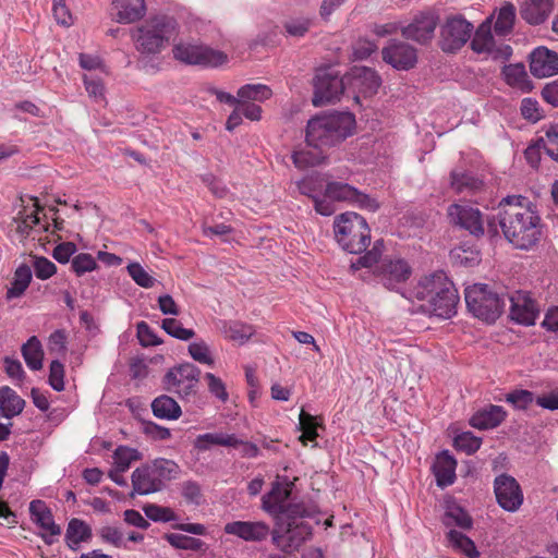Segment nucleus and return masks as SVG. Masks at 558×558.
<instances>
[{
  "label": "nucleus",
  "instance_id": "61",
  "mask_svg": "<svg viewBox=\"0 0 558 558\" xmlns=\"http://www.w3.org/2000/svg\"><path fill=\"white\" fill-rule=\"evenodd\" d=\"M312 26L310 19H295L284 23L283 27L290 36L303 37Z\"/></svg>",
  "mask_w": 558,
  "mask_h": 558
},
{
  "label": "nucleus",
  "instance_id": "27",
  "mask_svg": "<svg viewBox=\"0 0 558 558\" xmlns=\"http://www.w3.org/2000/svg\"><path fill=\"white\" fill-rule=\"evenodd\" d=\"M506 418V412L500 405H489L475 413L470 424L477 429H490L500 425Z\"/></svg>",
  "mask_w": 558,
  "mask_h": 558
},
{
  "label": "nucleus",
  "instance_id": "5",
  "mask_svg": "<svg viewBox=\"0 0 558 558\" xmlns=\"http://www.w3.org/2000/svg\"><path fill=\"white\" fill-rule=\"evenodd\" d=\"M464 298L469 311L475 317L494 323L506 306L507 295L489 290L487 284L475 283L465 289Z\"/></svg>",
  "mask_w": 558,
  "mask_h": 558
},
{
  "label": "nucleus",
  "instance_id": "30",
  "mask_svg": "<svg viewBox=\"0 0 558 558\" xmlns=\"http://www.w3.org/2000/svg\"><path fill=\"white\" fill-rule=\"evenodd\" d=\"M25 401L9 386L0 388V414L7 418L19 415Z\"/></svg>",
  "mask_w": 558,
  "mask_h": 558
},
{
  "label": "nucleus",
  "instance_id": "54",
  "mask_svg": "<svg viewBox=\"0 0 558 558\" xmlns=\"http://www.w3.org/2000/svg\"><path fill=\"white\" fill-rule=\"evenodd\" d=\"M506 401L514 409L525 410L533 403L534 393L525 389H517L506 395Z\"/></svg>",
  "mask_w": 558,
  "mask_h": 558
},
{
  "label": "nucleus",
  "instance_id": "13",
  "mask_svg": "<svg viewBox=\"0 0 558 558\" xmlns=\"http://www.w3.org/2000/svg\"><path fill=\"white\" fill-rule=\"evenodd\" d=\"M326 195L335 202H347L373 213L379 208V203L375 198L340 181L328 182L326 184Z\"/></svg>",
  "mask_w": 558,
  "mask_h": 558
},
{
  "label": "nucleus",
  "instance_id": "16",
  "mask_svg": "<svg viewBox=\"0 0 558 558\" xmlns=\"http://www.w3.org/2000/svg\"><path fill=\"white\" fill-rule=\"evenodd\" d=\"M383 60L398 71H409L417 63V51L408 43L392 39L381 50Z\"/></svg>",
  "mask_w": 558,
  "mask_h": 558
},
{
  "label": "nucleus",
  "instance_id": "39",
  "mask_svg": "<svg viewBox=\"0 0 558 558\" xmlns=\"http://www.w3.org/2000/svg\"><path fill=\"white\" fill-rule=\"evenodd\" d=\"M32 199L35 202V210L31 214H24V211H20L17 217L14 218V221L16 222V233L22 239L27 238L31 234L33 228L39 225L40 221L38 214L43 210V207L38 204L37 197H32Z\"/></svg>",
  "mask_w": 558,
  "mask_h": 558
},
{
  "label": "nucleus",
  "instance_id": "8",
  "mask_svg": "<svg viewBox=\"0 0 558 558\" xmlns=\"http://www.w3.org/2000/svg\"><path fill=\"white\" fill-rule=\"evenodd\" d=\"M172 52L175 60L191 65L219 66L228 61L225 52L205 45L180 43Z\"/></svg>",
  "mask_w": 558,
  "mask_h": 558
},
{
  "label": "nucleus",
  "instance_id": "10",
  "mask_svg": "<svg viewBox=\"0 0 558 558\" xmlns=\"http://www.w3.org/2000/svg\"><path fill=\"white\" fill-rule=\"evenodd\" d=\"M199 376L201 369L197 366L192 363H182L166 373L163 384L167 390H173L181 398H189L196 393Z\"/></svg>",
  "mask_w": 558,
  "mask_h": 558
},
{
  "label": "nucleus",
  "instance_id": "53",
  "mask_svg": "<svg viewBox=\"0 0 558 558\" xmlns=\"http://www.w3.org/2000/svg\"><path fill=\"white\" fill-rule=\"evenodd\" d=\"M130 277L142 288L154 287L156 279L151 277L138 263H130L126 267Z\"/></svg>",
  "mask_w": 558,
  "mask_h": 558
},
{
  "label": "nucleus",
  "instance_id": "3",
  "mask_svg": "<svg viewBox=\"0 0 558 558\" xmlns=\"http://www.w3.org/2000/svg\"><path fill=\"white\" fill-rule=\"evenodd\" d=\"M414 294L417 300L428 302L427 311L434 316L450 318L456 314L458 291L444 271L422 278Z\"/></svg>",
  "mask_w": 558,
  "mask_h": 558
},
{
  "label": "nucleus",
  "instance_id": "52",
  "mask_svg": "<svg viewBox=\"0 0 558 558\" xmlns=\"http://www.w3.org/2000/svg\"><path fill=\"white\" fill-rule=\"evenodd\" d=\"M180 492L187 504L201 505L203 493L201 485L196 481L189 480L180 483Z\"/></svg>",
  "mask_w": 558,
  "mask_h": 558
},
{
  "label": "nucleus",
  "instance_id": "51",
  "mask_svg": "<svg viewBox=\"0 0 558 558\" xmlns=\"http://www.w3.org/2000/svg\"><path fill=\"white\" fill-rule=\"evenodd\" d=\"M324 157L322 156V150L318 153H313L310 150H298L292 154V161L294 166L299 169H306L308 167H314L322 162Z\"/></svg>",
  "mask_w": 558,
  "mask_h": 558
},
{
  "label": "nucleus",
  "instance_id": "1",
  "mask_svg": "<svg viewBox=\"0 0 558 558\" xmlns=\"http://www.w3.org/2000/svg\"><path fill=\"white\" fill-rule=\"evenodd\" d=\"M487 231L492 236L498 234V226L509 243L519 250H530L542 236V219L535 208L522 195H509L499 203L498 219H486Z\"/></svg>",
  "mask_w": 558,
  "mask_h": 558
},
{
  "label": "nucleus",
  "instance_id": "43",
  "mask_svg": "<svg viewBox=\"0 0 558 558\" xmlns=\"http://www.w3.org/2000/svg\"><path fill=\"white\" fill-rule=\"evenodd\" d=\"M515 20V9L511 3L501 7L494 25L497 35L506 36L511 33Z\"/></svg>",
  "mask_w": 558,
  "mask_h": 558
},
{
  "label": "nucleus",
  "instance_id": "20",
  "mask_svg": "<svg viewBox=\"0 0 558 558\" xmlns=\"http://www.w3.org/2000/svg\"><path fill=\"white\" fill-rule=\"evenodd\" d=\"M510 303V318L517 324L533 326L538 315V307L535 301L526 293L518 292L515 295L506 298Z\"/></svg>",
  "mask_w": 558,
  "mask_h": 558
},
{
  "label": "nucleus",
  "instance_id": "7",
  "mask_svg": "<svg viewBox=\"0 0 558 558\" xmlns=\"http://www.w3.org/2000/svg\"><path fill=\"white\" fill-rule=\"evenodd\" d=\"M315 107L333 104L340 100L347 88L344 76H340L332 68L318 69L313 78Z\"/></svg>",
  "mask_w": 558,
  "mask_h": 558
},
{
  "label": "nucleus",
  "instance_id": "11",
  "mask_svg": "<svg viewBox=\"0 0 558 558\" xmlns=\"http://www.w3.org/2000/svg\"><path fill=\"white\" fill-rule=\"evenodd\" d=\"M447 217L451 226L463 229L475 238H482L485 233L484 219L476 207L454 203L448 206Z\"/></svg>",
  "mask_w": 558,
  "mask_h": 558
},
{
  "label": "nucleus",
  "instance_id": "19",
  "mask_svg": "<svg viewBox=\"0 0 558 558\" xmlns=\"http://www.w3.org/2000/svg\"><path fill=\"white\" fill-rule=\"evenodd\" d=\"M223 531L245 542L258 543L267 539L272 530L263 521H232L225 525Z\"/></svg>",
  "mask_w": 558,
  "mask_h": 558
},
{
  "label": "nucleus",
  "instance_id": "49",
  "mask_svg": "<svg viewBox=\"0 0 558 558\" xmlns=\"http://www.w3.org/2000/svg\"><path fill=\"white\" fill-rule=\"evenodd\" d=\"M482 444V439L474 436L471 432H464L457 435L453 439V446L457 450L463 451L466 454L476 452Z\"/></svg>",
  "mask_w": 558,
  "mask_h": 558
},
{
  "label": "nucleus",
  "instance_id": "46",
  "mask_svg": "<svg viewBox=\"0 0 558 558\" xmlns=\"http://www.w3.org/2000/svg\"><path fill=\"white\" fill-rule=\"evenodd\" d=\"M141 454L136 449L120 446L113 453L114 465L120 472H125L133 461L140 460Z\"/></svg>",
  "mask_w": 558,
  "mask_h": 558
},
{
  "label": "nucleus",
  "instance_id": "47",
  "mask_svg": "<svg viewBox=\"0 0 558 558\" xmlns=\"http://www.w3.org/2000/svg\"><path fill=\"white\" fill-rule=\"evenodd\" d=\"M161 328L171 337L187 341L195 336L193 329H187L175 318H165L161 323Z\"/></svg>",
  "mask_w": 558,
  "mask_h": 558
},
{
  "label": "nucleus",
  "instance_id": "63",
  "mask_svg": "<svg viewBox=\"0 0 558 558\" xmlns=\"http://www.w3.org/2000/svg\"><path fill=\"white\" fill-rule=\"evenodd\" d=\"M227 333L232 340L243 343L253 336L254 330L252 326L233 323L227 329Z\"/></svg>",
  "mask_w": 558,
  "mask_h": 558
},
{
  "label": "nucleus",
  "instance_id": "40",
  "mask_svg": "<svg viewBox=\"0 0 558 558\" xmlns=\"http://www.w3.org/2000/svg\"><path fill=\"white\" fill-rule=\"evenodd\" d=\"M507 84L523 90L530 89L529 75L522 63L506 65L502 70Z\"/></svg>",
  "mask_w": 558,
  "mask_h": 558
},
{
  "label": "nucleus",
  "instance_id": "64",
  "mask_svg": "<svg viewBox=\"0 0 558 558\" xmlns=\"http://www.w3.org/2000/svg\"><path fill=\"white\" fill-rule=\"evenodd\" d=\"M52 12L58 24L63 26H70L73 24L72 15L65 5L64 0H53Z\"/></svg>",
  "mask_w": 558,
  "mask_h": 558
},
{
  "label": "nucleus",
  "instance_id": "14",
  "mask_svg": "<svg viewBox=\"0 0 558 558\" xmlns=\"http://www.w3.org/2000/svg\"><path fill=\"white\" fill-rule=\"evenodd\" d=\"M494 492L498 505L508 512L517 511L523 504L521 486L511 475H498L494 481Z\"/></svg>",
  "mask_w": 558,
  "mask_h": 558
},
{
  "label": "nucleus",
  "instance_id": "60",
  "mask_svg": "<svg viewBox=\"0 0 558 558\" xmlns=\"http://www.w3.org/2000/svg\"><path fill=\"white\" fill-rule=\"evenodd\" d=\"M34 271L38 279L47 280L56 274L57 267L51 260L40 256L35 257Z\"/></svg>",
  "mask_w": 558,
  "mask_h": 558
},
{
  "label": "nucleus",
  "instance_id": "38",
  "mask_svg": "<svg viewBox=\"0 0 558 558\" xmlns=\"http://www.w3.org/2000/svg\"><path fill=\"white\" fill-rule=\"evenodd\" d=\"M22 355L31 369L38 371L43 367L44 351L36 336L31 337L22 345Z\"/></svg>",
  "mask_w": 558,
  "mask_h": 558
},
{
  "label": "nucleus",
  "instance_id": "33",
  "mask_svg": "<svg viewBox=\"0 0 558 558\" xmlns=\"http://www.w3.org/2000/svg\"><path fill=\"white\" fill-rule=\"evenodd\" d=\"M151 410L154 415L161 420H177L182 414L178 402L167 395L155 398L151 402Z\"/></svg>",
  "mask_w": 558,
  "mask_h": 558
},
{
  "label": "nucleus",
  "instance_id": "42",
  "mask_svg": "<svg viewBox=\"0 0 558 558\" xmlns=\"http://www.w3.org/2000/svg\"><path fill=\"white\" fill-rule=\"evenodd\" d=\"M271 95L270 87L265 84H246L238 90V97L244 102H248V100L263 102L269 99Z\"/></svg>",
  "mask_w": 558,
  "mask_h": 558
},
{
  "label": "nucleus",
  "instance_id": "45",
  "mask_svg": "<svg viewBox=\"0 0 558 558\" xmlns=\"http://www.w3.org/2000/svg\"><path fill=\"white\" fill-rule=\"evenodd\" d=\"M167 542L178 549L185 550H201L204 546V542L199 538L191 537L183 534L168 533L165 534Z\"/></svg>",
  "mask_w": 558,
  "mask_h": 558
},
{
  "label": "nucleus",
  "instance_id": "28",
  "mask_svg": "<svg viewBox=\"0 0 558 558\" xmlns=\"http://www.w3.org/2000/svg\"><path fill=\"white\" fill-rule=\"evenodd\" d=\"M553 10V0H526L521 9V16L529 24L543 23Z\"/></svg>",
  "mask_w": 558,
  "mask_h": 558
},
{
  "label": "nucleus",
  "instance_id": "17",
  "mask_svg": "<svg viewBox=\"0 0 558 558\" xmlns=\"http://www.w3.org/2000/svg\"><path fill=\"white\" fill-rule=\"evenodd\" d=\"M471 48L477 53H488L493 58L508 59L512 49L508 45L496 47L494 36L492 34V17L486 19L475 31L474 37L471 40Z\"/></svg>",
  "mask_w": 558,
  "mask_h": 558
},
{
  "label": "nucleus",
  "instance_id": "6",
  "mask_svg": "<svg viewBox=\"0 0 558 558\" xmlns=\"http://www.w3.org/2000/svg\"><path fill=\"white\" fill-rule=\"evenodd\" d=\"M173 31V20L167 16L154 17L145 22L134 33L136 49L142 53H158L168 45Z\"/></svg>",
  "mask_w": 558,
  "mask_h": 558
},
{
  "label": "nucleus",
  "instance_id": "25",
  "mask_svg": "<svg viewBox=\"0 0 558 558\" xmlns=\"http://www.w3.org/2000/svg\"><path fill=\"white\" fill-rule=\"evenodd\" d=\"M456 459L447 450L440 452L433 465L437 486L445 488L452 485L456 481Z\"/></svg>",
  "mask_w": 558,
  "mask_h": 558
},
{
  "label": "nucleus",
  "instance_id": "36",
  "mask_svg": "<svg viewBox=\"0 0 558 558\" xmlns=\"http://www.w3.org/2000/svg\"><path fill=\"white\" fill-rule=\"evenodd\" d=\"M31 280V267L27 266L26 264H22L21 266L17 267V269L14 272L13 281L11 282V287L7 291L5 298L8 300H12L23 295L26 289L28 288Z\"/></svg>",
  "mask_w": 558,
  "mask_h": 558
},
{
  "label": "nucleus",
  "instance_id": "9",
  "mask_svg": "<svg viewBox=\"0 0 558 558\" xmlns=\"http://www.w3.org/2000/svg\"><path fill=\"white\" fill-rule=\"evenodd\" d=\"M473 25L462 15L447 17L440 27L439 47L444 52L460 50L471 38Z\"/></svg>",
  "mask_w": 558,
  "mask_h": 558
},
{
  "label": "nucleus",
  "instance_id": "4",
  "mask_svg": "<svg viewBox=\"0 0 558 558\" xmlns=\"http://www.w3.org/2000/svg\"><path fill=\"white\" fill-rule=\"evenodd\" d=\"M333 232L339 245L350 254H361L371 243V230L364 217L348 211L336 217Z\"/></svg>",
  "mask_w": 558,
  "mask_h": 558
},
{
  "label": "nucleus",
  "instance_id": "41",
  "mask_svg": "<svg viewBox=\"0 0 558 558\" xmlns=\"http://www.w3.org/2000/svg\"><path fill=\"white\" fill-rule=\"evenodd\" d=\"M447 539L454 549L460 550L469 558H478L480 551L477 550L474 542L457 530H450L447 533Z\"/></svg>",
  "mask_w": 558,
  "mask_h": 558
},
{
  "label": "nucleus",
  "instance_id": "44",
  "mask_svg": "<svg viewBox=\"0 0 558 558\" xmlns=\"http://www.w3.org/2000/svg\"><path fill=\"white\" fill-rule=\"evenodd\" d=\"M149 466L154 471L157 480L161 482L162 487L165 481L175 478L179 472V465L175 462L166 459L155 460Z\"/></svg>",
  "mask_w": 558,
  "mask_h": 558
},
{
  "label": "nucleus",
  "instance_id": "2",
  "mask_svg": "<svg viewBox=\"0 0 558 558\" xmlns=\"http://www.w3.org/2000/svg\"><path fill=\"white\" fill-rule=\"evenodd\" d=\"M355 118L350 112H332L308 120L305 140L308 146L323 150L336 146L353 134Z\"/></svg>",
  "mask_w": 558,
  "mask_h": 558
},
{
  "label": "nucleus",
  "instance_id": "57",
  "mask_svg": "<svg viewBox=\"0 0 558 558\" xmlns=\"http://www.w3.org/2000/svg\"><path fill=\"white\" fill-rule=\"evenodd\" d=\"M64 365L58 361L53 360L49 366V378L48 383L51 388L56 391H62L64 389Z\"/></svg>",
  "mask_w": 558,
  "mask_h": 558
},
{
  "label": "nucleus",
  "instance_id": "58",
  "mask_svg": "<svg viewBox=\"0 0 558 558\" xmlns=\"http://www.w3.org/2000/svg\"><path fill=\"white\" fill-rule=\"evenodd\" d=\"M72 269L77 276L92 271L97 267L95 258L87 253H80L72 259Z\"/></svg>",
  "mask_w": 558,
  "mask_h": 558
},
{
  "label": "nucleus",
  "instance_id": "37",
  "mask_svg": "<svg viewBox=\"0 0 558 558\" xmlns=\"http://www.w3.org/2000/svg\"><path fill=\"white\" fill-rule=\"evenodd\" d=\"M92 535L90 527L80 519H72L66 529L65 539L68 546L76 550L80 543L88 539Z\"/></svg>",
  "mask_w": 558,
  "mask_h": 558
},
{
  "label": "nucleus",
  "instance_id": "34",
  "mask_svg": "<svg viewBox=\"0 0 558 558\" xmlns=\"http://www.w3.org/2000/svg\"><path fill=\"white\" fill-rule=\"evenodd\" d=\"M275 519V526L299 523L306 515V509L302 504H286L276 512L269 513Z\"/></svg>",
  "mask_w": 558,
  "mask_h": 558
},
{
  "label": "nucleus",
  "instance_id": "48",
  "mask_svg": "<svg viewBox=\"0 0 558 558\" xmlns=\"http://www.w3.org/2000/svg\"><path fill=\"white\" fill-rule=\"evenodd\" d=\"M451 256L461 265L471 267L480 263V251L473 246L460 245L451 251Z\"/></svg>",
  "mask_w": 558,
  "mask_h": 558
},
{
  "label": "nucleus",
  "instance_id": "24",
  "mask_svg": "<svg viewBox=\"0 0 558 558\" xmlns=\"http://www.w3.org/2000/svg\"><path fill=\"white\" fill-rule=\"evenodd\" d=\"M132 486L133 492L131 493V497H133L134 494L148 495L162 489L161 482L157 480L149 465L137 468L133 471Z\"/></svg>",
  "mask_w": 558,
  "mask_h": 558
},
{
  "label": "nucleus",
  "instance_id": "50",
  "mask_svg": "<svg viewBox=\"0 0 558 558\" xmlns=\"http://www.w3.org/2000/svg\"><path fill=\"white\" fill-rule=\"evenodd\" d=\"M146 517L155 522H170L177 519L174 511L168 507L147 504L143 507Z\"/></svg>",
  "mask_w": 558,
  "mask_h": 558
},
{
  "label": "nucleus",
  "instance_id": "62",
  "mask_svg": "<svg viewBox=\"0 0 558 558\" xmlns=\"http://www.w3.org/2000/svg\"><path fill=\"white\" fill-rule=\"evenodd\" d=\"M202 182L210 190L214 196L223 198L228 194L227 186L218 180L213 173H205L201 175Z\"/></svg>",
  "mask_w": 558,
  "mask_h": 558
},
{
  "label": "nucleus",
  "instance_id": "31",
  "mask_svg": "<svg viewBox=\"0 0 558 558\" xmlns=\"http://www.w3.org/2000/svg\"><path fill=\"white\" fill-rule=\"evenodd\" d=\"M241 442L234 435L223 433H206L198 435L194 446L199 451L209 450L213 446L238 447Z\"/></svg>",
  "mask_w": 558,
  "mask_h": 558
},
{
  "label": "nucleus",
  "instance_id": "23",
  "mask_svg": "<svg viewBox=\"0 0 558 558\" xmlns=\"http://www.w3.org/2000/svg\"><path fill=\"white\" fill-rule=\"evenodd\" d=\"M530 71L535 77H548L558 74V53L538 47L531 53Z\"/></svg>",
  "mask_w": 558,
  "mask_h": 558
},
{
  "label": "nucleus",
  "instance_id": "22",
  "mask_svg": "<svg viewBox=\"0 0 558 558\" xmlns=\"http://www.w3.org/2000/svg\"><path fill=\"white\" fill-rule=\"evenodd\" d=\"M29 513L32 521L48 532V535L43 534L41 537L46 544L51 545L53 543L52 536L61 533V527L54 523L51 510L45 501L36 499L29 504Z\"/></svg>",
  "mask_w": 558,
  "mask_h": 558
},
{
  "label": "nucleus",
  "instance_id": "21",
  "mask_svg": "<svg viewBox=\"0 0 558 558\" xmlns=\"http://www.w3.org/2000/svg\"><path fill=\"white\" fill-rule=\"evenodd\" d=\"M436 26L437 21L434 15L420 13L409 25L402 27L401 34L405 39L425 45L434 37Z\"/></svg>",
  "mask_w": 558,
  "mask_h": 558
},
{
  "label": "nucleus",
  "instance_id": "18",
  "mask_svg": "<svg viewBox=\"0 0 558 558\" xmlns=\"http://www.w3.org/2000/svg\"><path fill=\"white\" fill-rule=\"evenodd\" d=\"M347 87L364 97H371L378 92L381 78L377 72L366 66H354L344 75Z\"/></svg>",
  "mask_w": 558,
  "mask_h": 558
},
{
  "label": "nucleus",
  "instance_id": "15",
  "mask_svg": "<svg viewBox=\"0 0 558 558\" xmlns=\"http://www.w3.org/2000/svg\"><path fill=\"white\" fill-rule=\"evenodd\" d=\"M374 274L384 287L389 290H396L398 284L405 282L410 278L412 269L402 258L392 259L385 257L375 267Z\"/></svg>",
  "mask_w": 558,
  "mask_h": 558
},
{
  "label": "nucleus",
  "instance_id": "29",
  "mask_svg": "<svg viewBox=\"0 0 558 558\" xmlns=\"http://www.w3.org/2000/svg\"><path fill=\"white\" fill-rule=\"evenodd\" d=\"M117 9L118 22L133 23L143 17L145 13L144 0H112Z\"/></svg>",
  "mask_w": 558,
  "mask_h": 558
},
{
  "label": "nucleus",
  "instance_id": "56",
  "mask_svg": "<svg viewBox=\"0 0 558 558\" xmlns=\"http://www.w3.org/2000/svg\"><path fill=\"white\" fill-rule=\"evenodd\" d=\"M97 533L105 543L111 544L117 548L126 547L123 533L118 527L105 525L100 527Z\"/></svg>",
  "mask_w": 558,
  "mask_h": 558
},
{
  "label": "nucleus",
  "instance_id": "35",
  "mask_svg": "<svg viewBox=\"0 0 558 558\" xmlns=\"http://www.w3.org/2000/svg\"><path fill=\"white\" fill-rule=\"evenodd\" d=\"M442 523L446 526L456 525L463 530H470L473 525V520L461 506L452 502L446 507Z\"/></svg>",
  "mask_w": 558,
  "mask_h": 558
},
{
  "label": "nucleus",
  "instance_id": "55",
  "mask_svg": "<svg viewBox=\"0 0 558 558\" xmlns=\"http://www.w3.org/2000/svg\"><path fill=\"white\" fill-rule=\"evenodd\" d=\"M189 353L196 362L213 365L214 359L210 355L209 347L205 341H197L189 344Z\"/></svg>",
  "mask_w": 558,
  "mask_h": 558
},
{
  "label": "nucleus",
  "instance_id": "32",
  "mask_svg": "<svg viewBox=\"0 0 558 558\" xmlns=\"http://www.w3.org/2000/svg\"><path fill=\"white\" fill-rule=\"evenodd\" d=\"M451 187L457 193H475L480 191L484 183L471 172L452 170L450 173Z\"/></svg>",
  "mask_w": 558,
  "mask_h": 558
},
{
  "label": "nucleus",
  "instance_id": "26",
  "mask_svg": "<svg viewBox=\"0 0 558 558\" xmlns=\"http://www.w3.org/2000/svg\"><path fill=\"white\" fill-rule=\"evenodd\" d=\"M292 487L293 483L289 481H287L284 485L279 482H274L270 492L265 494L262 498L263 510L268 514L278 511L280 507L288 504Z\"/></svg>",
  "mask_w": 558,
  "mask_h": 558
},
{
  "label": "nucleus",
  "instance_id": "12",
  "mask_svg": "<svg viewBox=\"0 0 558 558\" xmlns=\"http://www.w3.org/2000/svg\"><path fill=\"white\" fill-rule=\"evenodd\" d=\"M312 536L310 524L299 523L275 526L271 531V541L283 553L298 550L304 542Z\"/></svg>",
  "mask_w": 558,
  "mask_h": 558
},
{
  "label": "nucleus",
  "instance_id": "59",
  "mask_svg": "<svg viewBox=\"0 0 558 558\" xmlns=\"http://www.w3.org/2000/svg\"><path fill=\"white\" fill-rule=\"evenodd\" d=\"M136 331L138 341L143 347L159 345L162 343L146 322H140L136 325Z\"/></svg>",
  "mask_w": 558,
  "mask_h": 558
}]
</instances>
